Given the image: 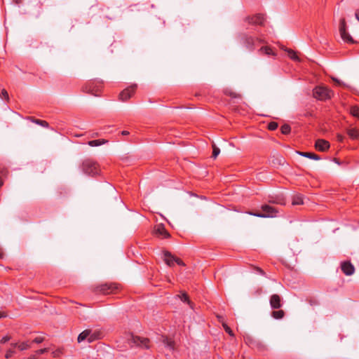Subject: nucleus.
<instances>
[{"mask_svg":"<svg viewBox=\"0 0 359 359\" xmlns=\"http://www.w3.org/2000/svg\"><path fill=\"white\" fill-rule=\"evenodd\" d=\"M297 153L302 156L306 157L313 160L318 161L320 159V157L314 153L303 151H297Z\"/></svg>","mask_w":359,"mask_h":359,"instance_id":"13","label":"nucleus"},{"mask_svg":"<svg viewBox=\"0 0 359 359\" xmlns=\"http://www.w3.org/2000/svg\"><path fill=\"white\" fill-rule=\"evenodd\" d=\"M10 339H11V337H10V336H6V337H3V338L1 339L0 342H1V344H4V343H6V342L8 341Z\"/></svg>","mask_w":359,"mask_h":359,"instance_id":"35","label":"nucleus"},{"mask_svg":"<svg viewBox=\"0 0 359 359\" xmlns=\"http://www.w3.org/2000/svg\"><path fill=\"white\" fill-rule=\"evenodd\" d=\"M257 270L259 271V273H262V274H264V272L259 268H257Z\"/></svg>","mask_w":359,"mask_h":359,"instance_id":"46","label":"nucleus"},{"mask_svg":"<svg viewBox=\"0 0 359 359\" xmlns=\"http://www.w3.org/2000/svg\"><path fill=\"white\" fill-rule=\"evenodd\" d=\"M164 261L168 266H171L173 265L175 262V257L172 256L169 252H165L164 253Z\"/></svg>","mask_w":359,"mask_h":359,"instance_id":"14","label":"nucleus"},{"mask_svg":"<svg viewBox=\"0 0 359 359\" xmlns=\"http://www.w3.org/2000/svg\"><path fill=\"white\" fill-rule=\"evenodd\" d=\"M2 95L6 100H8V94L6 90H2Z\"/></svg>","mask_w":359,"mask_h":359,"instance_id":"39","label":"nucleus"},{"mask_svg":"<svg viewBox=\"0 0 359 359\" xmlns=\"http://www.w3.org/2000/svg\"><path fill=\"white\" fill-rule=\"evenodd\" d=\"M290 130H291V128L289 125L287 124H284L283 126H281L280 128V130H281V133L283 134H285V135H287L288 133H290Z\"/></svg>","mask_w":359,"mask_h":359,"instance_id":"24","label":"nucleus"},{"mask_svg":"<svg viewBox=\"0 0 359 359\" xmlns=\"http://www.w3.org/2000/svg\"><path fill=\"white\" fill-rule=\"evenodd\" d=\"M278 128V123L276 122H271L268 128L271 130H274Z\"/></svg>","mask_w":359,"mask_h":359,"instance_id":"31","label":"nucleus"},{"mask_svg":"<svg viewBox=\"0 0 359 359\" xmlns=\"http://www.w3.org/2000/svg\"><path fill=\"white\" fill-rule=\"evenodd\" d=\"M122 133V135H128V134H129V132H128V131H126V130H123V131H122V133Z\"/></svg>","mask_w":359,"mask_h":359,"instance_id":"44","label":"nucleus"},{"mask_svg":"<svg viewBox=\"0 0 359 359\" xmlns=\"http://www.w3.org/2000/svg\"><path fill=\"white\" fill-rule=\"evenodd\" d=\"M60 353V351L59 350H58V351H53V352L52 353V355H53V357H55H55L59 356Z\"/></svg>","mask_w":359,"mask_h":359,"instance_id":"40","label":"nucleus"},{"mask_svg":"<svg viewBox=\"0 0 359 359\" xmlns=\"http://www.w3.org/2000/svg\"><path fill=\"white\" fill-rule=\"evenodd\" d=\"M313 97L320 100L331 98L333 92L325 86H317L313 89Z\"/></svg>","mask_w":359,"mask_h":359,"instance_id":"1","label":"nucleus"},{"mask_svg":"<svg viewBox=\"0 0 359 359\" xmlns=\"http://www.w3.org/2000/svg\"><path fill=\"white\" fill-rule=\"evenodd\" d=\"M100 332H98V331H94L93 332L91 330H90V334H89V338H88V342H93L95 340L99 339L100 337Z\"/></svg>","mask_w":359,"mask_h":359,"instance_id":"18","label":"nucleus"},{"mask_svg":"<svg viewBox=\"0 0 359 359\" xmlns=\"http://www.w3.org/2000/svg\"><path fill=\"white\" fill-rule=\"evenodd\" d=\"M270 304L273 309H279L281 306L280 297L278 294H273L270 298Z\"/></svg>","mask_w":359,"mask_h":359,"instance_id":"10","label":"nucleus"},{"mask_svg":"<svg viewBox=\"0 0 359 359\" xmlns=\"http://www.w3.org/2000/svg\"><path fill=\"white\" fill-rule=\"evenodd\" d=\"M83 171L89 175H94L98 172L97 165L89 161L83 163Z\"/></svg>","mask_w":359,"mask_h":359,"instance_id":"3","label":"nucleus"},{"mask_svg":"<svg viewBox=\"0 0 359 359\" xmlns=\"http://www.w3.org/2000/svg\"><path fill=\"white\" fill-rule=\"evenodd\" d=\"M128 342L131 345L142 346L144 348H148L149 339L147 338H141L140 337L130 336L128 339Z\"/></svg>","mask_w":359,"mask_h":359,"instance_id":"4","label":"nucleus"},{"mask_svg":"<svg viewBox=\"0 0 359 359\" xmlns=\"http://www.w3.org/2000/svg\"><path fill=\"white\" fill-rule=\"evenodd\" d=\"M292 205H302L304 204V200H303V197L302 195H295L293 196V198H292Z\"/></svg>","mask_w":359,"mask_h":359,"instance_id":"19","label":"nucleus"},{"mask_svg":"<svg viewBox=\"0 0 359 359\" xmlns=\"http://www.w3.org/2000/svg\"><path fill=\"white\" fill-rule=\"evenodd\" d=\"M136 87L137 85L134 84L130 88L123 90L119 95L120 100L123 102H125L130 99L132 95L134 93Z\"/></svg>","mask_w":359,"mask_h":359,"instance_id":"5","label":"nucleus"},{"mask_svg":"<svg viewBox=\"0 0 359 359\" xmlns=\"http://www.w3.org/2000/svg\"><path fill=\"white\" fill-rule=\"evenodd\" d=\"M350 113L355 117L359 118V107L357 106L351 107L350 109Z\"/></svg>","mask_w":359,"mask_h":359,"instance_id":"21","label":"nucleus"},{"mask_svg":"<svg viewBox=\"0 0 359 359\" xmlns=\"http://www.w3.org/2000/svg\"><path fill=\"white\" fill-rule=\"evenodd\" d=\"M111 289V286L108 284H102L97 287V290L102 292H107V290Z\"/></svg>","mask_w":359,"mask_h":359,"instance_id":"22","label":"nucleus"},{"mask_svg":"<svg viewBox=\"0 0 359 359\" xmlns=\"http://www.w3.org/2000/svg\"><path fill=\"white\" fill-rule=\"evenodd\" d=\"M4 184V182L3 180L0 178V188L3 186Z\"/></svg>","mask_w":359,"mask_h":359,"instance_id":"49","label":"nucleus"},{"mask_svg":"<svg viewBox=\"0 0 359 359\" xmlns=\"http://www.w3.org/2000/svg\"><path fill=\"white\" fill-rule=\"evenodd\" d=\"M337 139H338L339 141L341 142L343 140V139H344V137L342 135H337Z\"/></svg>","mask_w":359,"mask_h":359,"instance_id":"41","label":"nucleus"},{"mask_svg":"<svg viewBox=\"0 0 359 359\" xmlns=\"http://www.w3.org/2000/svg\"><path fill=\"white\" fill-rule=\"evenodd\" d=\"M4 257V253L1 252L0 253V257Z\"/></svg>","mask_w":359,"mask_h":359,"instance_id":"50","label":"nucleus"},{"mask_svg":"<svg viewBox=\"0 0 359 359\" xmlns=\"http://www.w3.org/2000/svg\"><path fill=\"white\" fill-rule=\"evenodd\" d=\"M332 79L335 82L336 84L337 85H339V86H345V84L344 83H342L341 81H340L339 79H336V78H334V77H332Z\"/></svg>","mask_w":359,"mask_h":359,"instance_id":"36","label":"nucleus"},{"mask_svg":"<svg viewBox=\"0 0 359 359\" xmlns=\"http://www.w3.org/2000/svg\"><path fill=\"white\" fill-rule=\"evenodd\" d=\"M155 233L158 236H163L164 238L170 237L169 233L166 231L163 224H158L155 227Z\"/></svg>","mask_w":359,"mask_h":359,"instance_id":"8","label":"nucleus"},{"mask_svg":"<svg viewBox=\"0 0 359 359\" xmlns=\"http://www.w3.org/2000/svg\"><path fill=\"white\" fill-rule=\"evenodd\" d=\"M334 161L336 163L339 164V165L340 164V162H339V160H338V159H337V158H334Z\"/></svg>","mask_w":359,"mask_h":359,"instance_id":"48","label":"nucleus"},{"mask_svg":"<svg viewBox=\"0 0 359 359\" xmlns=\"http://www.w3.org/2000/svg\"><path fill=\"white\" fill-rule=\"evenodd\" d=\"M212 157L215 158L219 154L220 149L213 143L212 144Z\"/></svg>","mask_w":359,"mask_h":359,"instance_id":"27","label":"nucleus"},{"mask_svg":"<svg viewBox=\"0 0 359 359\" xmlns=\"http://www.w3.org/2000/svg\"><path fill=\"white\" fill-rule=\"evenodd\" d=\"M262 209L265 212L264 214H265V215H266V217H275V213L276 212V210L273 208H272L269 205H265L262 207Z\"/></svg>","mask_w":359,"mask_h":359,"instance_id":"12","label":"nucleus"},{"mask_svg":"<svg viewBox=\"0 0 359 359\" xmlns=\"http://www.w3.org/2000/svg\"><path fill=\"white\" fill-rule=\"evenodd\" d=\"M6 316V314L4 312H0V318H5Z\"/></svg>","mask_w":359,"mask_h":359,"instance_id":"42","label":"nucleus"},{"mask_svg":"<svg viewBox=\"0 0 359 359\" xmlns=\"http://www.w3.org/2000/svg\"><path fill=\"white\" fill-rule=\"evenodd\" d=\"M33 122L37 123V124H39L43 127H47L48 126V123L45 121H41V120H39V119H34V118H29Z\"/></svg>","mask_w":359,"mask_h":359,"instance_id":"25","label":"nucleus"},{"mask_svg":"<svg viewBox=\"0 0 359 359\" xmlns=\"http://www.w3.org/2000/svg\"><path fill=\"white\" fill-rule=\"evenodd\" d=\"M18 348L20 351L27 350L30 348V345L28 344L27 342H23L18 346Z\"/></svg>","mask_w":359,"mask_h":359,"instance_id":"28","label":"nucleus"},{"mask_svg":"<svg viewBox=\"0 0 359 359\" xmlns=\"http://www.w3.org/2000/svg\"><path fill=\"white\" fill-rule=\"evenodd\" d=\"M90 334V330H86L83 331L81 333L79 334L77 338L78 342H81L82 341L85 339H88L89 338V334Z\"/></svg>","mask_w":359,"mask_h":359,"instance_id":"16","label":"nucleus"},{"mask_svg":"<svg viewBox=\"0 0 359 359\" xmlns=\"http://www.w3.org/2000/svg\"><path fill=\"white\" fill-rule=\"evenodd\" d=\"M252 215L259 217H266V215L264 213H254Z\"/></svg>","mask_w":359,"mask_h":359,"instance_id":"38","label":"nucleus"},{"mask_svg":"<svg viewBox=\"0 0 359 359\" xmlns=\"http://www.w3.org/2000/svg\"><path fill=\"white\" fill-rule=\"evenodd\" d=\"M247 20L249 23L254 25H262L264 22V18L260 14L252 17H248Z\"/></svg>","mask_w":359,"mask_h":359,"instance_id":"9","label":"nucleus"},{"mask_svg":"<svg viewBox=\"0 0 359 359\" xmlns=\"http://www.w3.org/2000/svg\"><path fill=\"white\" fill-rule=\"evenodd\" d=\"M339 31L340 36H341V39L344 41H346L347 43H354V40L353 39L351 36L348 34V32H347V31H346V23L344 18H342L340 20Z\"/></svg>","mask_w":359,"mask_h":359,"instance_id":"2","label":"nucleus"},{"mask_svg":"<svg viewBox=\"0 0 359 359\" xmlns=\"http://www.w3.org/2000/svg\"><path fill=\"white\" fill-rule=\"evenodd\" d=\"M107 142V140L104 139L102 140H91L88 142V145L90 147H97L100 146L103 144H105Z\"/></svg>","mask_w":359,"mask_h":359,"instance_id":"17","label":"nucleus"},{"mask_svg":"<svg viewBox=\"0 0 359 359\" xmlns=\"http://www.w3.org/2000/svg\"><path fill=\"white\" fill-rule=\"evenodd\" d=\"M341 269L343 273L346 276H351L355 272V268L350 262H344L341 264Z\"/></svg>","mask_w":359,"mask_h":359,"instance_id":"6","label":"nucleus"},{"mask_svg":"<svg viewBox=\"0 0 359 359\" xmlns=\"http://www.w3.org/2000/svg\"><path fill=\"white\" fill-rule=\"evenodd\" d=\"M272 316L276 319H281L284 316V311L282 310L273 311Z\"/></svg>","mask_w":359,"mask_h":359,"instance_id":"23","label":"nucleus"},{"mask_svg":"<svg viewBox=\"0 0 359 359\" xmlns=\"http://www.w3.org/2000/svg\"><path fill=\"white\" fill-rule=\"evenodd\" d=\"M27 359H36V357L35 355H32Z\"/></svg>","mask_w":359,"mask_h":359,"instance_id":"45","label":"nucleus"},{"mask_svg":"<svg viewBox=\"0 0 359 359\" xmlns=\"http://www.w3.org/2000/svg\"><path fill=\"white\" fill-rule=\"evenodd\" d=\"M348 135L353 139H356L359 136V133L355 128H349L347 130Z\"/></svg>","mask_w":359,"mask_h":359,"instance_id":"20","label":"nucleus"},{"mask_svg":"<svg viewBox=\"0 0 359 359\" xmlns=\"http://www.w3.org/2000/svg\"><path fill=\"white\" fill-rule=\"evenodd\" d=\"M175 262L179 265H184V262L179 258L175 257Z\"/></svg>","mask_w":359,"mask_h":359,"instance_id":"37","label":"nucleus"},{"mask_svg":"<svg viewBox=\"0 0 359 359\" xmlns=\"http://www.w3.org/2000/svg\"><path fill=\"white\" fill-rule=\"evenodd\" d=\"M177 297H179L182 301L187 302V304H189L191 306L192 303L189 299L188 296L186 293H183L181 296L178 295Z\"/></svg>","mask_w":359,"mask_h":359,"instance_id":"26","label":"nucleus"},{"mask_svg":"<svg viewBox=\"0 0 359 359\" xmlns=\"http://www.w3.org/2000/svg\"><path fill=\"white\" fill-rule=\"evenodd\" d=\"M161 341L165 344V346L170 350H175V341L166 336H162Z\"/></svg>","mask_w":359,"mask_h":359,"instance_id":"11","label":"nucleus"},{"mask_svg":"<svg viewBox=\"0 0 359 359\" xmlns=\"http://www.w3.org/2000/svg\"><path fill=\"white\" fill-rule=\"evenodd\" d=\"M330 144L329 142L323 139L317 140L315 144L316 149L320 151H325L327 150L330 148Z\"/></svg>","mask_w":359,"mask_h":359,"instance_id":"7","label":"nucleus"},{"mask_svg":"<svg viewBox=\"0 0 359 359\" xmlns=\"http://www.w3.org/2000/svg\"><path fill=\"white\" fill-rule=\"evenodd\" d=\"M14 353V351L12 349H8L6 353L5 357L6 358H9L12 356V355Z\"/></svg>","mask_w":359,"mask_h":359,"instance_id":"34","label":"nucleus"},{"mask_svg":"<svg viewBox=\"0 0 359 359\" xmlns=\"http://www.w3.org/2000/svg\"><path fill=\"white\" fill-rule=\"evenodd\" d=\"M222 326L227 333H229L231 336H233V333L232 330L226 323H223Z\"/></svg>","mask_w":359,"mask_h":359,"instance_id":"30","label":"nucleus"},{"mask_svg":"<svg viewBox=\"0 0 359 359\" xmlns=\"http://www.w3.org/2000/svg\"><path fill=\"white\" fill-rule=\"evenodd\" d=\"M43 341H44V338L43 337H36L33 340V342L36 343V344H40V343L43 342Z\"/></svg>","mask_w":359,"mask_h":359,"instance_id":"32","label":"nucleus"},{"mask_svg":"<svg viewBox=\"0 0 359 359\" xmlns=\"http://www.w3.org/2000/svg\"><path fill=\"white\" fill-rule=\"evenodd\" d=\"M355 18L359 21V10L355 13Z\"/></svg>","mask_w":359,"mask_h":359,"instance_id":"43","label":"nucleus"},{"mask_svg":"<svg viewBox=\"0 0 359 359\" xmlns=\"http://www.w3.org/2000/svg\"><path fill=\"white\" fill-rule=\"evenodd\" d=\"M48 350H49L48 348H45L39 349V350L36 351V354H43V353H45L48 352Z\"/></svg>","mask_w":359,"mask_h":359,"instance_id":"33","label":"nucleus"},{"mask_svg":"<svg viewBox=\"0 0 359 359\" xmlns=\"http://www.w3.org/2000/svg\"><path fill=\"white\" fill-rule=\"evenodd\" d=\"M18 345H19V344H17V343L11 344V346H12L13 347H14V348H15V347H18Z\"/></svg>","mask_w":359,"mask_h":359,"instance_id":"47","label":"nucleus"},{"mask_svg":"<svg viewBox=\"0 0 359 359\" xmlns=\"http://www.w3.org/2000/svg\"><path fill=\"white\" fill-rule=\"evenodd\" d=\"M282 49H283L285 52H287L288 56L291 59L296 60V61H300V59L297 56V53L295 51H294L293 50L289 49V48H287L285 47H282Z\"/></svg>","mask_w":359,"mask_h":359,"instance_id":"15","label":"nucleus"},{"mask_svg":"<svg viewBox=\"0 0 359 359\" xmlns=\"http://www.w3.org/2000/svg\"><path fill=\"white\" fill-rule=\"evenodd\" d=\"M260 50L264 52L266 55H273L272 50L269 47H262Z\"/></svg>","mask_w":359,"mask_h":359,"instance_id":"29","label":"nucleus"}]
</instances>
